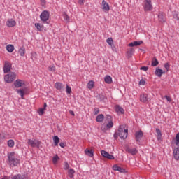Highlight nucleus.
Returning <instances> with one entry per match:
<instances>
[{"label":"nucleus","instance_id":"1","mask_svg":"<svg viewBox=\"0 0 179 179\" xmlns=\"http://www.w3.org/2000/svg\"><path fill=\"white\" fill-rule=\"evenodd\" d=\"M7 157V163L10 167H17V166L20 164V159L16 157V153H15V152H8Z\"/></svg>","mask_w":179,"mask_h":179},{"label":"nucleus","instance_id":"2","mask_svg":"<svg viewBox=\"0 0 179 179\" xmlns=\"http://www.w3.org/2000/svg\"><path fill=\"white\" fill-rule=\"evenodd\" d=\"M16 73L10 71L9 73L4 76V82L6 83H13L16 80Z\"/></svg>","mask_w":179,"mask_h":179},{"label":"nucleus","instance_id":"3","mask_svg":"<svg viewBox=\"0 0 179 179\" xmlns=\"http://www.w3.org/2000/svg\"><path fill=\"white\" fill-rule=\"evenodd\" d=\"M118 132L120 139H127V138H128V129H125L124 125L119 127Z\"/></svg>","mask_w":179,"mask_h":179},{"label":"nucleus","instance_id":"4","mask_svg":"<svg viewBox=\"0 0 179 179\" xmlns=\"http://www.w3.org/2000/svg\"><path fill=\"white\" fill-rule=\"evenodd\" d=\"M40 19L43 23L50 24V22H48L50 19V12L47 10H43L40 15Z\"/></svg>","mask_w":179,"mask_h":179},{"label":"nucleus","instance_id":"5","mask_svg":"<svg viewBox=\"0 0 179 179\" xmlns=\"http://www.w3.org/2000/svg\"><path fill=\"white\" fill-rule=\"evenodd\" d=\"M143 9L145 12H150L153 10V6L152 5V0H144Z\"/></svg>","mask_w":179,"mask_h":179},{"label":"nucleus","instance_id":"6","mask_svg":"<svg viewBox=\"0 0 179 179\" xmlns=\"http://www.w3.org/2000/svg\"><path fill=\"white\" fill-rule=\"evenodd\" d=\"M41 142H40V141L38 140H31V139H28L27 141V144L29 145V146H31V148H36V146L37 148H38L41 145Z\"/></svg>","mask_w":179,"mask_h":179},{"label":"nucleus","instance_id":"7","mask_svg":"<svg viewBox=\"0 0 179 179\" xmlns=\"http://www.w3.org/2000/svg\"><path fill=\"white\" fill-rule=\"evenodd\" d=\"M101 156H103V157H105L106 159H108L109 160H114V159H115L114 155L108 153V152L104 150L101 151Z\"/></svg>","mask_w":179,"mask_h":179},{"label":"nucleus","instance_id":"8","mask_svg":"<svg viewBox=\"0 0 179 179\" xmlns=\"http://www.w3.org/2000/svg\"><path fill=\"white\" fill-rule=\"evenodd\" d=\"M10 69H12V64L9 62H5L4 66L3 68V71L4 73H10Z\"/></svg>","mask_w":179,"mask_h":179},{"label":"nucleus","instance_id":"9","mask_svg":"<svg viewBox=\"0 0 179 179\" xmlns=\"http://www.w3.org/2000/svg\"><path fill=\"white\" fill-rule=\"evenodd\" d=\"M24 80L17 79L15 81H14L13 85L16 89H19V87H23L24 86Z\"/></svg>","mask_w":179,"mask_h":179},{"label":"nucleus","instance_id":"10","mask_svg":"<svg viewBox=\"0 0 179 179\" xmlns=\"http://www.w3.org/2000/svg\"><path fill=\"white\" fill-rule=\"evenodd\" d=\"M135 138L136 142H141V139L143 138V132L142 131V130H140L135 133Z\"/></svg>","mask_w":179,"mask_h":179},{"label":"nucleus","instance_id":"11","mask_svg":"<svg viewBox=\"0 0 179 179\" xmlns=\"http://www.w3.org/2000/svg\"><path fill=\"white\" fill-rule=\"evenodd\" d=\"M113 170H114V171H119V173H127L125 169L121 168L117 164L113 166Z\"/></svg>","mask_w":179,"mask_h":179},{"label":"nucleus","instance_id":"12","mask_svg":"<svg viewBox=\"0 0 179 179\" xmlns=\"http://www.w3.org/2000/svg\"><path fill=\"white\" fill-rule=\"evenodd\" d=\"M96 99H98V100H99V101H101L102 103H105L106 100H107V95L101 93L96 96Z\"/></svg>","mask_w":179,"mask_h":179},{"label":"nucleus","instance_id":"13","mask_svg":"<svg viewBox=\"0 0 179 179\" xmlns=\"http://www.w3.org/2000/svg\"><path fill=\"white\" fill-rule=\"evenodd\" d=\"M102 9L104 12H108L110 10V5L106 1V0L102 1Z\"/></svg>","mask_w":179,"mask_h":179},{"label":"nucleus","instance_id":"14","mask_svg":"<svg viewBox=\"0 0 179 179\" xmlns=\"http://www.w3.org/2000/svg\"><path fill=\"white\" fill-rule=\"evenodd\" d=\"M140 101L142 103H148V101H149L147 94L143 93L140 95Z\"/></svg>","mask_w":179,"mask_h":179},{"label":"nucleus","instance_id":"15","mask_svg":"<svg viewBox=\"0 0 179 179\" xmlns=\"http://www.w3.org/2000/svg\"><path fill=\"white\" fill-rule=\"evenodd\" d=\"M6 24L7 27H15V26H16V21L10 19L7 20Z\"/></svg>","mask_w":179,"mask_h":179},{"label":"nucleus","instance_id":"16","mask_svg":"<svg viewBox=\"0 0 179 179\" xmlns=\"http://www.w3.org/2000/svg\"><path fill=\"white\" fill-rule=\"evenodd\" d=\"M173 157L175 160H179V147H176L173 150Z\"/></svg>","mask_w":179,"mask_h":179},{"label":"nucleus","instance_id":"17","mask_svg":"<svg viewBox=\"0 0 179 179\" xmlns=\"http://www.w3.org/2000/svg\"><path fill=\"white\" fill-rule=\"evenodd\" d=\"M141 44H143V41H134L128 44V47H138V45H141Z\"/></svg>","mask_w":179,"mask_h":179},{"label":"nucleus","instance_id":"18","mask_svg":"<svg viewBox=\"0 0 179 179\" xmlns=\"http://www.w3.org/2000/svg\"><path fill=\"white\" fill-rule=\"evenodd\" d=\"M55 87L57 90H59V92H62L64 90V84L62 83L57 82L55 84Z\"/></svg>","mask_w":179,"mask_h":179},{"label":"nucleus","instance_id":"19","mask_svg":"<svg viewBox=\"0 0 179 179\" xmlns=\"http://www.w3.org/2000/svg\"><path fill=\"white\" fill-rule=\"evenodd\" d=\"M126 152H127V153H130L131 155H132L134 156V155H136V153H138V150H136V148H127L126 149Z\"/></svg>","mask_w":179,"mask_h":179},{"label":"nucleus","instance_id":"20","mask_svg":"<svg viewBox=\"0 0 179 179\" xmlns=\"http://www.w3.org/2000/svg\"><path fill=\"white\" fill-rule=\"evenodd\" d=\"M158 19H159V22H160V23L166 22V17H164V15L163 14V13H159Z\"/></svg>","mask_w":179,"mask_h":179},{"label":"nucleus","instance_id":"21","mask_svg":"<svg viewBox=\"0 0 179 179\" xmlns=\"http://www.w3.org/2000/svg\"><path fill=\"white\" fill-rule=\"evenodd\" d=\"M156 76H158V78H162V73H166V72L163 71L162 69L157 68L155 72Z\"/></svg>","mask_w":179,"mask_h":179},{"label":"nucleus","instance_id":"22","mask_svg":"<svg viewBox=\"0 0 179 179\" xmlns=\"http://www.w3.org/2000/svg\"><path fill=\"white\" fill-rule=\"evenodd\" d=\"M134 52H135V49H134L132 48L128 49V50L127 51V58H131V57H132V55H134Z\"/></svg>","mask_w":179,"mask_h":179},{"label":"nucleus","instance_id":"23","mask_svg":"<svg viewBox=\"0 0 179 179\" xmlns=\"http://www.w3.org/2000/svg\"><path fill=\"white\" fill-rule=\"evenodd\" d=\"M104 81L105 83H107L108 85H110V83H113V78L110 76H106L104 77Z\"/></svg>","mask_w":179,"mask_h":179},{"label":"nucleus","instance_id":"24","mask_svg":"<svg viewBox=\"0 0 179 179\" xmlns=\"http://www.w3.org/2000/svg\"><path fill=\"white\" fill-rule=\"evenodd\" d=\"M15 92H17V94H20L21 99H24V90L23 89H16Z\"/></svg>","mask_w":179,"mask_h":179},{"label":"nucleus","instance_id":"25","mask_svg":"<svg viewBox=\"0 0 179 179\" xmlns=\"http://www.w3.org/2000/svg\"><path fill=\"white\" fill-rule=\"evenodd\" d=\"M85 153L87 155V156H89V157H93V156H94V151H93V150L86 149L85 150Z\"/></svg>","mask_w":179,"mask_h":179},{"label":"nucleus","instance_id":"26","mask_svg":"<svg viewBox=\"0 0 179 179\" xmlns=\"http://www.w3.org/2000/svg\"><path fill=\"white\" fill-rule=\"evenodd\" d=\"M18 52H19L20 57H24V54H26V48H24V46H22L19 49Z\"/></svg>","mask_w":179,"mask_h":179},{"label":"nucleus","instance_id":"27","mask_svg":"<svg viewBox=\"0 0 179 179\" xmlns=\"http://www.w3.org/2000/svg\"><path fill=\"white\" fill-rule=\"evenodd\" d=\"M115 111L117 113H120V114H124L125 113V110L122 107L120 106V105H116L115 106Z\"/></svg>","mask_w":179,"mask_h":179},{"label":"nucleus","instance_id":"28","mask_svg":"<svg viewBox=\"0 0 179 179\" xmlns=\"http://www.w3.org/2000/svg\"><path fill=\"white\" fill-rule=\"evenodd\" d=\"M96 122H103L104 121V115L99 114L96 117Z\"/></svg>","mask_w":179,"mask_h":179},{"label":"nucleus","instance_id":"29","mask_svg":"<svg viewBox=\"0 0 179 179\" xmlns=\"http://www.w3.org/2000/svg\"><path fill=\"white\" fill-rule=\"evenodd\" d=\"M156 134H157V141H161L162 140V131H160V129L157 128L155 129Z\"/></svg>","mask_w":179,"mask_h":179},{"label":"nucleus","instance_id":"30","mask_svg":"<svg viewBox=\"0 0 179 179\" xmlns=\"http://www.w3.org/2000/svg\"><path fill=\"white\" fill-rule=\"evenodd\" d=\"M6 50L8 52H13L15 51V46L13 45H8L6 46Z\"/></svg>","mask_w":179,"mask_h":179},{"label":"nucleus","instance_id":"31","mask_svg":"<svg viewBox=\"0 0 179 179\" xmlns=\"http://www.w3.org/2000/svg\"><path fill=\"white\" fill-rule=\"evenodd\" d=\"M35 27L37 29L38 31H43V29L44 27L41 25L40 23H35Z\"/></svg>","mask_w":179,"mask_h":179},{"label":"nucleus","instance_id":"32","mask_svg":"<svg viewBox=\"0 0 179 179\" xmlns=\"http://www.w3.org/2000/svg\"><path fill=\"white\" fill-rule=\"evenodd\" d=\"M68 174L70 178H73V174H75V170L73 169H69Z\"/></svg>","mask_w":179,"mask_h":179},{"label":"nucleus","instance_id":"33","mask_svg":"<svg viewBox=\"0 0 179 179\" xmlns=\"http://www.w3.org/2000/svg\"><path fill=\"white\" fill-rule=\"evenodd\" d=\"M152 66H157L159 65V60L156 57H154L152 59V63H151Z\"/></svg>","mask_w":179,"mask_h":179},{"label":"nucleus","instance_id":"34","mask_svg":"<svg viewBox=\"0 0 179 179\" xmlns=\"http://www.w3.org/2000/svg\"><path fill=\"white\" fill-rule=\"evenodd\" d=\"M53 142L55 146H57L59 143V137H58V136H55L53 137Z\"/></svg>","mask_w":179,"mask_h":179},{"label":"nucleus","instance_id":"35","mask_svg":"<svg viewBox=\"0 0 179 179\" xmlns=\"http://www.w3.org/2000/svg\"><path fill=\"white\" fill-rule=\"evenodd\" d=\"M8 148H13L15 146V141L10 139L7 141Z\"/></svg>","mask_w":179,"mask_h":179},{"label":"nucleus","instance_id":"36","mask_svg":"<svg viewBox=\"0 0 179 179\" xmlns=\"http://www.w3.org/2000/svg\"><path fill=\"white\" fill-rule=\"evenodd\" d=\"M87 87L90 90L93 89V87H94V81L91 80L90 81L87 85Z\"/></svg>","mask_w":179,"mask_h":179},{"label":"nucleus","instance_id":"37","mask_svg":"<svg viewBox=\"0 0 179 179\" xmlns=\"http://www.w3.org/2000/svg\"><path fill=\"white\" fill-rule=\"evenodd\" d=\"M106 43H108V44L110 45V47H114V41L113 40V38H108L106 40Z\"/></svg>","mask_w":179,"mask_h":179},{"label":"nucleus","instance_id":"38","mask_svg":"<svg viewBox=\"0 0 179 179\" xmlns=\"http://www.w3.org/2000/svg\"><path fill=\"white\" fill-rule=\"evenodd\" d=\"M11 179H24V175L17 174L14 176Z\"/></svg>","mask_w":179,"mask_h":179},{"label":"nucleus","instance_id":"39","mask_svg":"<svg viewBox=\"0 0 179 179\" xmlns=\"http://www.w3.org/2000/svg\"><path fill=\"white\" fill-rule=\"evenodd\" d=\"M114 127V123L113 122V120L110 122H108V124H106V128L108 129H110Z\"/></svg>","mask_w":179,"mask_h":179},{"label":"nucleus","instance_id":"40","mask_svg":"<svg viewBox=\"0 0 179 179\" xmlns=\"http://www.w3.org/2000/svg\"><path fill=\"white\" fill-rule=\"evenodd\" d=\"M59 160V157L58 155H55L52 158V162L54 164H56V163H58V161Z\"/></svg>","mask_w":179,"mask_h":179},{"label":"nucleus","instance_id":"41","mask_svg":"<svg viewBox=\"0 0 179 179\" xmlns=\"http://www.w3.org/2000/svg\"><path fill=\"white\" fill-rule=\"evenodd\" d=\"M66 92L67 94H71V93L72 92V88H71V87H69V85H66Z\"/></svg>","mask_w":179,"mask_h":179},{"label":"nucleus","instance_id":"42","mask_svg":"<svg viewBox=\"0 0 179 179\" xmlns=\"http://www.w3.org/2000/svg\"><path fill=\"white\" fill-rule=\"evenodd\" d=\"M106 120L107 121V122L113 121V117L110 115H106Z\"/></svg>","mask_w":179,"mask_h":179},{"label":"nucleus","instance_id":"43","mask_svg":"<svg viewBox=\"0 0 179 179\" xmlns=\"http://www.w3.org/2000/svg\"><path fill=\"white\" fill-rule=\"evenodd\" d=\"M99 113H100V109H99V108H94V115H97V114H99Z\"/></svg>","mask_w":179,"mask_h":179},{"label":"nucleus","instance_id":"44","mask_svg":"<svg viewBox=\"0 0 179 179\" xmlns=\"http://www.w3.org/2000/svg\"><path fill=\"white\" fill-rule=\"evenodd\" d=\"M176 146H178V143H179V133H178L176 136Z\"/></svg>","mask_w":179,"mask_h":179},{"label":"nucleus","instance_id":"45","mask_svg":"<svg viewBox=\"0 0 179 179\" xmlns=\"http://www.w3.org/2000/svg\"><path fill=\"white\" fill-rule=\"evenodd\" d=\"M63 17H64V20H67V22H69V16L68 15V14L64 13V14L63 15Z\"/></svg>","mask_w":179,"mask_h":179},{"label":"nucleus","instance_id":"46","mask_svg":"<svg viewBox=\"0 0 179 179\" xmlns=\"http://www.w3.org/2000/svg\"><path fill=\"white\" fill-rule=\"evenodd\" d=\"M173 19H176V20H179V15L178 13H176L175 14H173Z\"/></svg>","mask_w":179,"mask_h":179},{"label":"nucleus","instance_id":"47","mask_svg":"<svg viewBox=\"0 0 179 179\" xmlns=\"http://www.w3.org/2000/svg\"><path fill=\"white\" fill-rule=\"evenodd\" d=\"M49 71H50L51 72L55 71V66H50Z\"/></svg>","mask_w":179,"mask_h":179},{"label":"nucleus","instance_id":"48","mask_svg":"<svg viewBox=\"0 0 179 179\" xmlns=\"http://www.w3.org/2000/svg\"><path fill=\"white\" fill-rule=\"evenodd\" d=\"M141 71H144V72H146V71H148V69H149V67L148 66H141L140 68Z\"/></svg>","mask_w":179,"mask_h":179},{"label":"nucleus","instance_id":"49","mask_svg":"<svg viewBox=\"0 0 179 179\" xmlns=\"http://www.w3.org/2000/svg\"><path fill=\"white\" fill-rule=\"evenodd\" d=\"M164 68L165 69H166L167 71H169V70L170 69V65L169 64V63H166L164 64Z\"/></svg>","mask_w":179,"mask_h":179},{"label":"nucleus","instance_id":"50","mask_svg":"<svg viewBox=\"0 0 179 179\" xmlns=\"http://www.w3.org/2000/svg\"><path fill=\"white\" fill-rule=\"evenodd\" d=\"M44 108H41L39 109V115H43V114H44Z\"/></svg>","mask_w":179,"mask_h":179},{"label":"nucleus","instance_id":"51","mask_svg":"<svg viewBox=\"0 0 179 179\" xmlns=\"http://www.w3.org/2000/svg\"><path fill=\"white\" fill-rule=\"evenodd\" d=\"M145 83H146V81H145V80H143V79H141V80L139 81V85H145Z\"/></svg>","mask_w":179,"mask_h":179},{"label":"nucleus","instance_id":"52","mask_svg":"<svg viewBox=\"0 0 179 179\" xmlns=\"http://www.w3.org/2000/svg\"><path fill=\"white\" fill-rule=\"evenodd\" d=\"M165 99H166L167 101H169V103H171V98L167 95H166L164 96Z\"/></svg>","mask_w":179,"mask_h":179},{"label":"nucleus","instance_id":"53","mask_svg":"<svg viewBox=\"0 0 179 179\" xmlns=\"http://www.w3.org/2000/svg\"><path fill=\"white\" fill-rule=\"evenodd\" d=\"M79 5H85V0H78Z\"/></svg>","mask_w":179,"mask_h":179},{"label":"nucleus","instance_id":"54","mask_svg":"<svg viewBox=\"0 0 179 179\" xmlns=\"http://www.w3.org/2000/svg\"><path fill=\"white\" fill-rule=\"evenodd\" d=\"M68 169H69V164H68V162H65L64 170H68Z\"/></svg>","mask_w":179,"mask_h":179},{"label":"nucleus","instance_id":"55","mask_svg":"<svg viewBox=\"0 0 179 179\" xmlns=\"http://www.w3.org/2000/svg\"><path fill=\"white\" fill-rule=\"evenodd\" d=\"M118 136H120V133L118 132V133H115L114 134H113V138H115V139H117V138H118Z\"/></svg>","mask_w":179,"mask_h":179},{"label":"nucleus","instance_id":"56","mask_svg":"<svg viewBox=\"0 0 179 179\" xmlns=\"http://www.w3.org/2000/svg\"><path fill=\"white\" fill-rule=\"evenodd\" d=\"M101 131H107V127L101 126Z\"/></svg>","mask_w":179,"mask_h":179},{"label":"nucleus","instance_id":"57","mask_svg":"<svg viewBox=\"0 0 179 179\" xmlns=\"http://www.w3.org/2000/svg\"><path fill=\"white\" fill-rule=\"evenodd\" d=\"M65 145H66V143H59V146H60V148H65Z\"/></svg>","mask_w":179,"mask_h":179},{"label":"nucleus","instance_id":"58","mask_svg":"<svg viewBox=\"0 0 179 179\" xmlns=\"http://www.w3.org/2000/svg\"><path fill=\"white\" fill-rule=\"evenodd\" d=\"M69 113L71 114V115H73L74 117L75 115V112H73V110H70Z\"/></svg>","mask_w":179,"mask_h":179},{"label":"nucleus","instance_id":"59","mask_svg":"<svg viewBox=\"0 0 179 179\" xmlns=\"http://www.w3.org/2000/svg\"><path fill=\"white\" fill-rule=\"evenodd\" d=\"M43 108H44V110H45V108H47V103H44V105H43Z\"/></svg>","mask_w":179,"mask_h":179},{"label":"nucleus","instance_id":"60","mask_svg":"<svg viewBox=\"0 0 179 179\" xmlns=\"http://www.w3.org/2000/svg\"><path fill=\"white\" fill-rule=\"evenodd\" d=\"M40 1L41 2V3H45V0H40Z\"/></svg>","mask_w":179,"mask_h":179},{"label":"nucleus","instance_id":"61","mask_svg":"<svg viewBox=\"0 0 179 179\" xmlns=\"http://www.w3.org/2000/svg\"><path fill=\"white\" fill-rule=\"evenodd\" d=\"M112 48H115V46H111Z\"/></svg>","mask_w":179,"mask_h":179},{"label":"nucleus","instance_id":"62","mask_svg":"<svg viewBox=\"0 0 179 179\" xmlns=\"http://www.w3.org/2000/svg\"><path fill=\"white\" fill-rule=\"evenodd\" d=\"M178 146H179V142H178Z\"/></svg>","mask_w":179,"mask_h":179},{"label":"nucleus","instance_id":"63","mask_svg":"<svg viewBox=\"0 0 179 179\" xmlns=\"http://www.w3.org/2000/svg\"><path fill=\"white\" fill-rule=\"evenodd\" d=\"M2 179H5V178H2Z\"/></svg>","mask_w":179,"mask_h":179}]
</instances>
